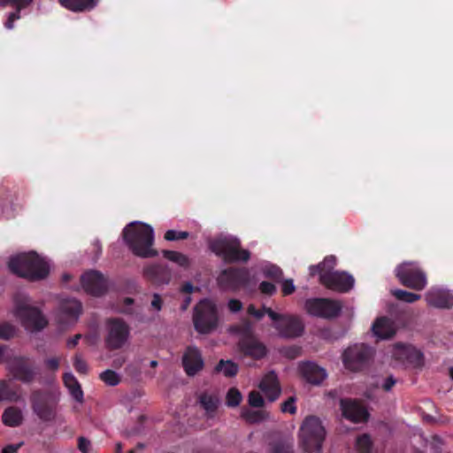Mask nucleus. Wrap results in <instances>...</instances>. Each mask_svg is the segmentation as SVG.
I'll return each mask as SVG.
<instances>
[{
	"mask_svg": "<svg viewBox=\"0 0 453 453\" xmlns=\"http://www.w3.org/2000/svg\"><path fill=\"white\" fill-rule=\"evenodd\" d=\"M9 268L13 273L30 280H42L50 273L47 261L35 252L23 253L12 257L9 261Z\"/></svg>",
	"mask_w": 453,
	"mask_h": 453,
	"instance_id": "f257e3e1",
	"label": "nucleus"
},
{
	"mask_svg": "<svg viewBox=\"0 0 453 453\" xmlns=\"http://www.w3.org/2000/svg\"><path fill=\"white\" fill-rule=\"evenodd\" d=\"M126 242L133 252L142 257L157 255L151 248L153 244V229L150 226L134 222L128 225L123 231Z\"/></svg>",
	"mask_w": 453,
	"mask_h": 453,
	"instance_id": "f03ea898",
	"label": "nucleus"
},
{
	"mask_svg": "<svg viewBox=\"0 0 453 453\" xmlns=\"http://www.w3.org/2000/svg\"><path fill=\"white\" fill-rule=\"evenodd\" d=\"M13 314L25 329L32 333L41 331L48 325V319L40 309L34 306L31 299L25 295L15 296Z\"/></svg>",
	"mask_w": 453,
	"mask_h": 453,
	"instance_id": "7ed1b4c3",
	"label": "nucleus"
},
{
	"mask_svg": "<svg viewBox=\"0 0 453 453\" xmlns=\"http://www.w3.org/2000/svg\"><path fill=\"white\" fill-rule=\"evenodd\" d=\"M326 436V430L321 420L315 416H309L303 421L299 438L303 448L309 453H319Z\"/></svg>",
	"mask_w": 453,
	"mask_h": 453,
	"instance_id": "20e7f679",
	"label": "nucleus"
},
{
	"mask_svg": "<svg viewBox=\"0 0 453 453\" xmlns=\"http://www.w3.org/2000/svg\"><path fill=\"white\" fill-rule=\"evenodd\" d=\"M211 250L223 257L226 262H246L250 254L247 250L241 249L240 241L234 236H219L210 242Z\"/></svg>",
	"mask_w": 453,
	"mask_h": 453,
	"instance_id": "39448f33",
	"label": "nucleus"
},
{
	"mask_svg": "<svg viewBox=\"0 0 453 453\" xmlns=\"http://www.w3.org/2000/svg\"><path fill=\"white\" fill-rule=\"evenodd\" d=\"M265 311L274 322V327L280 336L284 338H296L303 334L304 325L299 317L290 314H280L272 309H266Z\"/></svg>",
	"mask_w": 453,
	"mask_h": 453,
	"instance_id": "423d86ee",
	"label": "nucleus"
},
{
	"mask_svg": "<svg viewBox=\"0 0 453 453\" xmlns=\"http://www.w3.org/2000/svg\"><path fill=\"white\" fill-rule=\"evenodd\" d=\"M193 321L196 330L201 334L213 331L218 325L215 304L210 300L201 301L195 308Z\"/></svg>",
	"mask_w": 453,
	"mask_h": 453,
	"instance_id": "0eeeda50",
	"label": "nucleus"
},
{
	"mask_svg": "<svg viewBox=\"0 0 453 453\" xmlns=\"http://www.w3.org/2000/svg\"><path fill=\"white\" fill-rule=\"evenodd\" d=\"M372 354V349L365 344L351 345L342 353L343 365L351 372L361 371L368 364Z\"/></svg>",
	"mask_w": 453,
	"mask_h": 453,
	"instance_id": "6e6552de",
	"label": "nucleus"
},
{
	"mask_svg": "<svg viewBox=\"0 0 453 453\" xmlns=\"http://www.w3.org/2000/svg\"><path fill=\"white\" fill-rule=\"evenodd\" d=\"M395 275L400 282L415 290H422L427 284L426 273L412 262H405L395 270Z\"/></svg>",
	"mask_w": 453,
	"mask_h": 453,
	"instance_id": "1a4fd4ad",
	"label": "nucleus"
},
{
	"mask_svg": "<svg viewBox=\"0 0 453 453\" xmlns=\"http://www.w3.org/2000/svg\"><path fill=\"white\" fill-rule=\"evenodd\" d=\"M81 311V303L77 299L63 298L59 301L55 311V322L59 327L65 329L73 326L78 321Z\"/></svg>",
	"mask_w": 453,
	"mask_h": 453,
	"instance_id": "9d476101",
	"label": "nucleus"
},
{
	"mask_svg": "<svg viewBox=\"0 0 453 453\" xmlns=\"http://www.w3.org/2000/svg\"><path fill=\"white\" fill-rule=\"evenodd\" d=\"M8 371L16 380L24 383L33 382L38 374V368L35 362L26 356H15L10 359Z\"/></svg>",
	"mask_w": 453,
	"mask_h": 453,
	"instance_id": "9b49d317",
	"label": "nucleus"
},
{
	"mask_svg": "<svg viewBox=\"0 0 453 453\" xmlns=\"http://www.w3.org/2000/svg\"><path fill=\"white\" fill-rule=\"evenodd\" d=\"M57 399L53 394L36 391L31 395L34 412L44 421L51 420L55 415Z\"/></svg>",
	"mask_w": 453,
	"mask_h": 453,
	"instance_id": "f8f14e48",
	"label": "nucleus"
},
{
	"mask_svg": "<svg viewBox=\"0 0 453 453\" xmlns=\"http://www.w3.org/2000/svg\"><path fill=\"white\" fill-rule=\"evenodd\" d=\"M107 330L108 333L105 338V343L109 349H118L127 342L129 338V327L122 320H109Z\"/></svg>",
	"mask_w": 453,
	"mask_h": 453,
	"instance_id": "ddd939ff",
	"label": "nucleus"
},
{
	"mask_svg": "<svg viewBox=\"0 0 453 453\" xmlns=\"http://www.w3.org/2000/svg\"><path fill=\"white\" fill-rule=\"evenodd\" d=\"M307 313L322 318H333L338 315L341 305L338 302L328 299H310L304 305Z\"/></svg>",
	"mask_w": 453,
	"mask_h": 453,
	"instance_id": "4468645a",
	"label": "nucleus"
},
{
	"mask_svg": "<svg viewBox=\"0 0 453 453\" xmlns=\"http://www.w3.org/2000/svg\"><path fill=\"white\" fill-rule=\"evenodd\" d=\"M249 279L250 273L246 269H228L219 274L218 281L222 288L235 290L248 286Z\"/></svg>",
	"mask_w": 453,
	"mask_h": 453,
	"instance_id": "2eb2a0df",
	"label": "nucleus"
},
{
	"mask_svg": "<svg viewBox=\"0 0 453 453\" xmlns=\"http://www.w3.org/2000/svg\"><path fill=\"white\" fill-rule=\"evenodd\" d=\"M320 282L334 290L348 291L353 287L354 279L344 272L328 271L321 273Z\"/></svg>",
	"mask_w": 453,
	"mask_h": 453,
	"instance_id": "dca6fc26",
	"label": "nucleus"
},
{
	"mask_svg": "<svg viewBox=\"0 0 453 453\" xmlns=\"http://www.w3.org/2000/svg\"><path fill=\"white\" fill-rule=\"evenodd\" d=\"M81 285L84 290L95 296H100L105 293L107 284L103 275L96 271H90L81 276Z\"/></svg>",
	"mask_w": 453,
	"mask_h": 453,
	"instance_id": "f3484780",
	"label": "nucleus"
},
{
	"mask_svg": "<svg viewBox=\"0 0 453 453\" xmlns=\"http://www.w3.org/2000/svg\"><path fill=\"white\" fill-rule=\"evenodd\" d=\"M340 406L343 417L353 423H359L367 419L366 409L357 400L342 399Z\"/></svg>",
	"mask_w": 453,
	"mask_h": 453,
	"instance_id": "a211bd4d",
	"label": "nucleus"
},
{
	"mask_svg": "<svg viewBox=\"0 0 453 453\" xmlns=\"http://www.w3.org/2000/svg\"><path fill=\"white\" fill-rule=\"evenodd\" d=\"M392 357L403 364L417 365L422 358L421 352L411 345L396 343L391 350Z\"/></svg>",
	"mask_w": 453,
	"mask_h": 453,
	"instance_id": "6ab92c4d",
	"label": "nucleus"
},
{
	"mask_svg": "<svg viewBox=\"0 0 453 453\" xmlns=\"http://www.w3.org/2000/svg\"><path fill=\"white\" fill-rule=\"evenodd\" d=\"M429 306L438 309H450L453 306V296L449 290L441 288H431L425 295Z\"/></svg>",
	"mask_w": 453,
	"mask_h": 453,
	"instance_id": "aec40b11",
	"label": "nucleus"
},
{
	"mask_svg": "<svg viewBox=\"0 0 453 453\" xmlns=\"http://www.w3.org/2000/svg\"><path fill=\"white\" fill-rule=\"evenodd\" d=\"M182 365L188 375H196L203 367L200 350L195 346H188L183 353Z\"/></svg>",
	"mask_w": 453,
	"mask_h": 453,
	"instance_id": "412c9836",
	"label": "nucleus"
},
{
	"mask_svg": "<svg viewBox=\"0 0 453 453\" xmlns=\"http://www.w3.org/2000/svg\"><path fill=\"white\" fill-rule=\"evenodd\" d=\"M372 331L378 339L387 340L395 334L396 327L392 319L387 317H380L373 322Z\"/></svg>",
	"mask_w": 453,
	"mask_h": 453,
	"instance_id": "4be33fe9",
	"label": "nucleus"
},
{
	"mask_svg": "<svg viewBox=\"0 0 453 453\" xmlns=\"http://www.w3.org/2000/svg\"><path fill=\"white\" fill-rule=\"evenodd\" d=\"M259 388L271 402L275 401L280 396V388L274 372H270L263 377L259 383Z\"/></svg>",
	"mask_w": 453,
	"mask_h": 453,
	"instance_id": "5701e85b",
	"label": "nucleus"
},
{
	"mask_svg": "<svg viewBox=\"0 0 453 453\" xmlns=\"http://www.w3.org/2000/svg\"><path fill=\"white\" fill-rule=\"evenodd\" d=\"M242 351L253 358L259 359L264 357L267 351L265 346L257 339L247 338L240 343Z\"/></svg>",
	"mask_w": 453,
	"mask_h": 453,
	"instance_id": "b1692460",
	"label": "nucleus"
},
{
	"mask_svg": "<svg viewBox=\"0 0 453 453\" xmlns=\"http://www.w3.org/2000/svg\"><path fill=\"white\" fill-rule=\"evenodd\" d=\"M301 372L306 380L311 384H319L326 377V372L323 368L311 362L303 364Z\"/></svg>",
	"mask_w": 453,
	"mask_h": 453,
	"instance_id": "393cba45",
	"label": "nucleus"
},
{
	"mask_svg": "<svg viewBox=\"0 0 453 453\" xmlns=\"http://www.w3.org/2000/svg\"><path fill=\"white\" fill-rule=\"evenodd\" d=\"M62 6L72 12L90 11L97 4V0H59Z\"/></svg>",
	"mask_w": 453,
	"mask_h": 453,
	"instance_id": "a878e982",
	"label": "nucleus"
},
{
	"mask_svg": "<svg viewBox=\"0 0 453 453\" xmlns=\"http://www.w3.org/2000/svg\"><path fill=\"white\" fill-rule=\"evenodd\" d=\"M64 383L76 401L81 402L83 400V392L81 385L72 372L64 374Z\"/></svg>",
	"mask_w": 453,
	"mask_h": 453,
	"instance_id": "bb28decb",
	"label": "nucleus"
},
{
	"mask_svg": "<svg viewBox=\"0 0 453 453\" xmlns=\"http://www.w3.org/2000/svg\"><path fill=\"white\" fill-rule=\"evenodd\" d=\"M2 420L5 426H18L23 420L22 412L17 407H9L4 411Z\"/></svg>",
	"mask_w": 453,
	"mask_h": 453,
	"instance_id": "cd10ccee",
	"label": "nucleus"
},
{
	"mask_svg": "<svg viewBox=\"0 0 453 453\" xmlns=\"http://www.w3.org/2000/svg\"><path fill=\"white\" fill-rule=\"evenodd\" d=\"M241 415L246 422L250 424L260 423L270 418L269 413L265 410L243 409Z\"/></svg>",
	"mask_w": 453,
	"mask_h": 453,
	"instance_id": "c85d7f7f",
	"label": "nucleus"
},
{
	"mask_svg": "<svg viewBox=\"0 0 453 453\" xmlns=\"http://www.w3.org/2000/svg\"><path fill=\"white\" fill-rule=\"evenodd\" d=\"M33 0H12V4L17 7L16 12L10 13L5 27L8 29L13 28V22L20 18L19 11L28 6Z\"/></svg>",
	"mask_w": 453,
	"mask_h": 453,
	"instance_id": "c756f323",
	"label": "nucleus"
},
{
	"mask_svg": "<svg viewBox=\"0 0 453 453\" xmlns=\"http://www.w3.org/2000/svg\"><path fill=\"white\" fill-rule=\"evenodd\" d=\"M163 255L165 258L177 264L181 267H188L189 265L188 257L180 252L173 250H164Z\"/></svg>",
	"mask_w": 453,
	"mask_h": 453,
	"instance_id": "7c9ffc66",
	"label": "nucleus"
},
{
	"mask_svg": "<svg viewBox=\"0 0 453 453\" xmlns=\"http://www.w3.org/2000/svg\"><path fill=\"white\" fill-rule=\"evenodd\" d=\"M215 370L226 377H233L238 372V366L234 362L220 360Z\"/></svg>",
	"mask_w": 453,
	"mask_h": 453,
	"instance_id": "2f4dec72",
	"label": "nucleus"
},
{
	"mask_svg": "<svg viewBox=\"0 0 453 453\" xmlns=\"http://www.w3.org/2000/svg\"><path fill=\"white\" fill-rule=\"evenodd\" d=\"M199 403L206 413L208 415H211L216 411L219 401L216 397L211 395L203 394L200 395Z\"/></svg>",
	"mask_w": 453,
	"mask_h": 453,
	"instance_id": "473e14b6",
	"label": "nucleus"
},
{
	"mask_svg": "<svg viewBox=\"0 0 453 453\" xmlns=\"http://www.w3.org/2000/svg\"><path fill=\"white\" fill-rule=\"evenodd\" d=\"M99 379L107 386L114 387L120 382V376L112 370H105L99 374Z\"/></svg>",
	"mask_w": 453,
	"mask_h": 453,
	"instance_id": "72a5a7b5",
	"label": "nucleus"
},
{
	"mask_svg": "<svg viewBox=\"0 0 453 453\" xmlns=\"http://www.w3.org/2000/svg\"><path fill=\"white\" fill-rule=\"evenodd\" d=\"M391 292H392V295L395 298H397L400 301L408 303H415L416 301L419 300L421 297L420 295L408 292V291L402 290V289H395V290H392Z\"/></svg>",
	"mask_w": 453,
	"mask_h": 453,
	"instance_id": "f704fd0d",
	"label": "nucleus"
},
{
	"mask_svg": "<svg viewBox=\"0 0 453 453\" xmlns=\"http://www.w3.org/2000/svg\"><path fill=\"white\" fill-rule=\"evenodd\" d=\"M10 385L9 380H0V402L6 400L12 401L16 399V393L11 388Z\"/></svg>",
	"mask_w": 453,
	"mask_h": 453,
	"instance_id": "c9c22d12",
	"label": "nucleus"
},
{
	"mask_svg": "<svg viewBox=\"0 0 453 453\" xmlns=\"http://www.w3.org/2000/svg\"><path fill=\"white\" fill-rule=\"evenodd\" d=\"M292 449V441H278L271 445L269 453H293Z\"/></svg>",
	"mask_w": 453,
	"mask_h": 453,
	"instance_id": "e433bc0d",
	"label": "nucleus"
},
{
	"mask_svg": "<svg viewBox=\"0 0 453 453\" xmlns=\"http://www.w3.org/2000/svg\"><path fill=\"white\" fill-rule=\"evenodd\" d=\"M242 399V394L236 388H230L226 396V403L229 407L238 406Z\"/></svg>",
	"mask_w": 453,
	"mask_h": 453,
	"instance_id": "4c0bfd02",
	"label": "nucleus"
},
{
	"mask_svg": "<svg viewBox=\"0 0 453 453\" xmlns=\"http://www.w3.org/2000/svg\"><path fill=\"white\" fill-rule=\"evenodd\" d=\"M357 449L359 453H368L372 447V441L367 434H363L357 439Z\"/></svg>",
	"mask_w": 453,
	"mask_h": 453,
	"instance_id": "58836bf2",
	"label": "nucleus"
},
{
	"mask_svg": "<svg viewBox=\"0 0 453 453\" xmlns=\"http://www.w3.org/2000/svg\"><path fill=\"white\" fill-rule=\"evenodd\" d=\"M15 327L8 323L0 324V339L9 340L15 334Z\"/></svg>",
	"mask_w": 453,
	"mask_h": 453,
	"instance_id": "ea45409f",
	"label": "nucleus"
},
{
	"mask_svg": "<svg viewBox=\"0 0 453 453\" xmlns=\"http://www.w3.org/2000/svg\"><path fill=\"white\" fill-rule=\"evenodd\" d=\"M248 403L252 407L259 408L264 405L265 400L260 393L252 391L249 395Z\"/></svg>",
	"mask_w": 453,
	"mask_h": 453,
	"instance_id": "a19ab883",
	"label": "nucleus"
},
{
	"mask_svg": "<svg viewBox=\"0 0 453 453\" xmlns=\"http://www.w3.org/2000/svg\"><path fill=\"white\" fill-rule=\"evenodd\" d=\"M73 366L75 370L81 374H87L88 371L86 361L81 357V355H75L73 358Z\"/></svg>",
	"mask_w": 453,
	"mask_h": 453,
	"instance_id": "79ce46f5",
	"label": "nucleus"
},
{
	"mask_svg": "<svg viewBox=\"0 0 453 453\" xmlns=\"http://www.w3.org/2000/svg\"><path fill=\"white\" fill-rule=\"evenodd\" d=\"M189 234L186 231H176V230H168L165 234V238L167 241H177L183 240L188 237Z\"/></svg>",
	"mask_w": 453,
	"mask_h": 453,
	"instance_id": "37998d69",
	"label": "nucleus"
},
{
	"mask_svg": "<svg viewBox=\"0 0 453 453\" xmlns=\"http://www.w3.org/2000/svg\"><path fill=\"white\" fill-rule=\"evenodd\" d=\"M264 273L266 276L272 277L275 280L280 279L283 275L281 269L274 265H266L264 269Z\"/></svg>",
	"mask_w": 453,
	"mask_h": 453,
	"instance_id": "c03bdc74",
	"label": "nucleus"
},
{
	"mask_svg": "<svg viewBox=\"0 0 453 453\" xmlns=\"http://www.w3.org/2000/svg\"><path fill=\"white\" fill-rule=\"evenodd\" d=\"M280 410L282 412L295 414L296 412V398L294 396H291L287 401L282 403Z\"/></svg>",
	"mask_w": 453,
	"mask_h": 453,
	"instance_id": "a18cd8bd",
	"label": "nucleus"
},
{
	"mask_svg": "<svg viewBox=\"0 0 453 453\" xmlns=\"http://www.w3.org/2000/svg\"><path fill=\"white\" fill-rule=\"evenodd\" d=\"M12 357H15V355L11 354L5 346H0V363L4 364L7 370H8V362Z\"/></svg>",
	"mask_w": 453,
	"mask_h": 453,
	"instance_id": "49530a36",
	"label": "nucleus"
},
{
	"mask_svg": "<svg viewBox=\"0 0 453 453\" xmlns=\"http://www.w3.org/2000/svg\"><path fill=\"white\" fill-rule=\"evenodd\" d=\"M335 261L336 259L333 256L326 257L324 261L321 263V273L332 271L333 267L335 265Z\"/></svg>",
	"mask_w": 453,
	"mask_h": 453,
	"instance_id": "de8ad7c7",
	"label": "nucleus"
},
{
	"mask_svg": "<svg viewBox=\"0 0 453 453\" xmlns=\"http://www.w3.org/2000/svg\"><path fill=\"white\" fill-rule=\"evenodd\" d=\"M78 448L82 453H89L91 443L88 439L84 437H79Z\"/></svg>",
	"mask_w": 453,
	"mask_h": 453,
	"instance_id": "09e8293b",
	"label": "nucleus"
},
{
	"mask_svg": "<svg viewBox=\"0 0 453 453\" xmlns=\"http://www.w3.org/2000/svg\"><path fill=\"white\" fill-rule=\"evenodd\" d=\"M163 305V300L158 294H154L150 303L151 309L157 312L160 311Z\"/></svg>",
	"mask_w": 453,
	"mask_h": 453,
	"instance_id": "8fccbe9b",
	"label": "nucleus"
},
{
	"mask_svg": "<svg viewBox=\"0 0 453 453\" xmlns=\"http://www.w3.org/2000/svg\"><path fill=\"white\" fill-rule=\"evenodd\" d=\"M266 309L267 308L264 307L263 311H258V310H256L254 305L250 304V305H249L247 311L249 314L254 316L256 319H260L266 313V311H265Z\"/></svg>",
	"mask_w": 453,
	"mask_h": 453,
	"instance_id": "3c124183",
	"label": "nucleus"
},
{
	"mask_svg": "<svg viewBox=\"0 0 453 453\" xmlns=\"http://www.w3.org/2000/svg\"><path fill=\"white\" fill-rule=\"evenodd\" d=\"M295 291V286L292 280H287L282 282V292L285 296L290 295Z\"/></svg>",
	"mask_w": 453,
	"mask_h": 453,
	"instance_id": "603ef678",
	"label": "nucleus"
},
{
	"mask_svg": "<svg viewBox=\"0 0 453 453\" xmlns=\"http://www.w3.org/2000/svg\"><path fill=\"white\" fill-rule=\"evenodd\" d=\"M227 307L232 312H238L242 309V303L237 299H231L228 301Z\"/></svg>",
	"mask_w": 453,
	"mask_h": 453,
	"instance_id": "864d4df0",
	"label": "nucleus"
},
{
	"mask_svg": "<svg viewBox=\"0 0 453 453\" xmlns=\"http://www.w3.org/2000/svg\"><path fill=\"white\" fill-rule=\"evenodd\" d=\"M45 365L49 370L57 371L59 366L58 357H50L45 360Z\"/></svg>",
	"mask_w": 453,
	"mask_h": 453,
	"instance_id": "5fc2aeb1",
	"label": "nucleus"
},
{
	"mask_svg": "<svg viewBox=\"0 0 453 453\" xmlns=\"http://www.w3.org/2000/svg\"><path fill=\"white\" fill-rule=\"evenodd\" d=\"M260 290L264 294L272 295L275 291V287L270 282L263 281L260 284Z\"/></svg>",
	"mask_w": 453,
	"mask_h": 453,
	"instance_id": "6e6d98bb",
	"label": "nucleus"
},
{
	"mask_svg": "<svg viewBox=\"0 0 453 453\" xmlns=\"http://www.w3.org/2000/svg\"><path fill=\"white\" fill-rule=\"evenodd\" d=\"M301 349L298 347H291L284 350V355L289 358H295L299 356Z\"/></svg>",
	"mask_w": 453,
	"mask_h": 453,
	"instance_id": "4d7b16f0",
	"label": "nucleus"
},
{
	"mask_svg": "<svg viewBox=\"0 0 453 453\" xmlns=\"http://www.w3.org/2000/svg\"><path fill=\"white\" fill-rule=\"evenodd\" d=\"M81 338V334H75L73 338L69 339L66 342V345L69 349H73L79 342Z\"/></svg>",
	"mask_w": 453,
	"mask_h": 453,
	"instance_id": "13d9d810",
	"label": "nucleus"
},
{
	"mask_svg": "<svg viewBox=\"0 0 453 453\" xmlns=\"http://www.w3.org/2000/svg\"><path fill=\"white\" fill-rule=\"evenodd\" d=\"M19 446V444L8 445L3 449L2 453H16Z\"/></svg>",
	"mask_w": 453,
	"mask_h": 453,
	"instance_id": "bf43d9fd",
	"label": "nucleus"
},
{
	"mask_svg": "<svg viewBox=\"0 0 453 453\" xmlns=\"http://www.w3.org/2000/svg\"><path fill=\"white\" fill-rule=\"evenodd\" d=\"M395 384V380L392 377H389L386 380L385 383L383 384V388L386 391H389Z\"/></svg>",
	"mask_w": 453,
	"mask_h": 453,
	"instance_id": "052dcab7",
	"label": "nucleus"
},
{
	"mask_svg": "<svg viewBox=\"0 0 453 453\" xmlns=\"http://www.w3.org/2000/svg\"><path fill=\"white\" fill-rule=\"evenodd\" d=\"M310 273L311 275H314L316 273H319V276L321 275V264L317 266H311L310 267Z\"/></svg>",
	"mask_w": 453,
	"mask_h": 453,
	"instance_id": "680f3d73",
	"label": "nucleus"
},
{
	"mask_svg": "<svg viewBox=\"0 0 453 453\" xmlns=\"http://www.w3.org/2000/svg\"><path fill=\"white\" fill-rule=\"evenodd\" d=\"M194 289V287L191 283H186L183 287H182V290L184 292H187V293H191Z\"/></svg>",
	"mask_w": 453,
	"mask_h": 453,
	"instance_id": "e2e57ef3",
	"label": "nucleus"
},
{
	"mask_svg": "<svg viewBox=\"0 0 453 453\" xmlns=\"http://www.w3.org/2000/svg\"><path fill=\"white\" fill-rule=\"evenodd\" d=\"M122 445L121 443L118 442L116 443V453H122Z\"/></svg>",
	"mask_w": 453,
	"mask_h": 453,
	"instance_id": "0e129e2a",
	"label": "nucleus"
},
{
	"mask_svg": "<svg viewBox=\"0 0 453 453\" xmlns=\"http://www.w3.org/2000/svg\"><path fill=\"white\" fill-rule=\"evenodd\" d=\"M191 302V298L190 297H188L186 300H185V304L182 306V309L183 310H186L188 305Z\"/></svg>",
	"mask_w": 453,
	"mask_h": 453,
	"instance_id": "69168bd1",
	"label": "nucleus"
},
{
	"mask_svg": "<svg viewBox=\"0 0 453 453\" xmlns=\"http://www.w3.org/2000/svg\"><path fill=\"white\" fill-rule=\"evenodd\" d=\"M9 3H12V0H0V5H6Z\"/></svg>",
	"mask_w": 453,
	"mask_h": 453,
	"instance_id": "338daca9",
	"label": "nucleus"
},
{
	"mask_svg": "<svg viewBox=\"0 0 453 453\" xmlns=\"http://www.w3.org/2000/svg\"><path fill=\"white\" fill-rule=\"evenodd\" d=\"M150 367L155 368L157 366V362L156 360H151L150 362Z\"/></svg>",
	"mask_w": 453,
	"mask_h": 453,
	"instance_id": "774afa93",
	"label": "nucleus"
}]
</instances>
